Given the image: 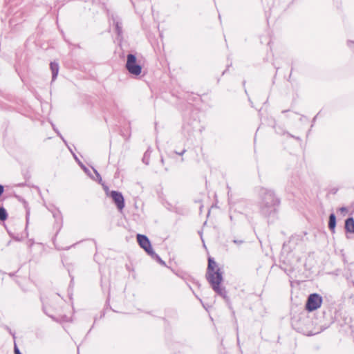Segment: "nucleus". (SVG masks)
<instances>
[{"label":"nucleus","mask_w":354,"mask_h":354,"mask_svg":"<svg viewBox=\"0 0 354 354\" xmlns=\"http://www.w3.org/2000/svg\"><path fill=\"white\" fill-rule=\"evenodd\" d=\"M260 197L259 209L261 214L269 216L277 212L281 201L274 191L262 188L260 191Z\"/></svg>","instance_id":"f257e3e1"},{"label":"nucleus","mask_w":354,"mask_h":354,"mask_svg":"<svg viewBox=\"0 0 354 354\" xmlns=\"http://www.w3.org/2000/svg\"><path fill=\"white\" fill-rule=\"evenodd\" d=\"M207 279L218 295L223 298L227 297L225 288L220 286L223 281L222 272L216 261L210 257L208 259Z\"/></svg>","instance_id":"f03ea898"},{"label":"nucleus","mask_w":354,"mask_h":354,"mask_svg":"<svg viewBox=\"0 0 354 354\" xmlns=\"http://www.w3.org/2000/svg\"><path fill=\"white\" fill-rule=\"evenodd\" d=\"M126 68L134 75H139L142 72V67L137 64L136 57L133 54H129L127 57Z\"/></svg>","instance_id":"7ed1b4c3"},{"label":"nucleus","mask_w":354,"mask_h":354,"mask_svg":"<svg viewBox=\"0 0 354 354\" xmlns=\"http://www.w3.org/2000/svg\"><path fill=\"white\" fill-rule=\"evenodd\" d=\"M322 301V297L319 294H310L306 301V309L309 312L314 311L321 307Z\"/></svg>","instance_id":"20e7f679"},{"label":"nucleus","mask_w":354,"mask_h":354,"mask_svg":"<svg viewBox=\"0 0 354 354\" xmlns=\"http://www.w3.org/2000/svg\"><path fill=\"white\" fill-rule=\"evenodd\" d=\"M137 240L140 247L143 248L148 254L152 257L154 255L157 256L151 248V245L149 239L145 235L138 234Z\"/></svg>","instance_id":"39448f33"},{"label":"nucleus","mask_w":354,"mask_h":354,"mask_svg":"<svg viewBox=\"0 0 354 354\" xmlns=\"http://www.w3.org/2000/svg\"><path fill=\"white\" fill-rule=\"evenodd\" d=\"M109 196L113 199L118 209L122 211L124 207V199L122 193L118 191H111Z\"/></svg>","instance_id":"423d86ee"},{"label":"nucleus","mask_w":354,"mask_h":354,"mask_svg":"<svg viewBox=\"0 0 354 354\" xmlns=\"http://www.w3.org/2000/svg\"><path fill=\"white\" fill-rule=\"evenodd\" d=\"M50 68L52 71V80L54 81L58 75L59 64L55 62H52L50 64Z\"/></svg>","instance_id":"0eeeda50"},{"label":"nucleus","mask_w":354,"mask_h":354,"mask_svg":"<svg viewBox=\"0 0 354 354\" xmlns=\"http://www.w3.org/2000/svg\"><path fill=\"white\" fill-rule=\"evenodd\" d=\"M345 229L350 233H354V219L353 217H349L346 220Z\"/></svg>","instance_id":"6e6552de"},{"label":"nucleus","mask_w":354,"mask_h":354,"mask_svg":"<svg viewBox=\"0 0 354 354\" xmlns=\"http://www.w3.org/2000/svg\"><path fill=\"white\" fill-rule=\"evenodd\" d=\"M336 225V217L335 215L333 213L329 216V221H328V227L330 230L333 232H335V228Z\"/></svg>","instance_id":"1a4fd4ad"},{"label":"nucleus","mask_w":354,"mask_h":354,"mask_svg":"<svg viewBox=\"0 0 354 354\" xmlns=\"http://www.w3.org/2000/svg\"><path fill=\"white\" fill-rule=\"evenodd\" d=\"M8 217L6 210L4 207H0V221H5Z\"/></svg>","instance_id":"9d476101"},{"label":"nucleus","mask_w":354,"mask_h":354,"mask_svg":"<svg viewBox=\"0 0 354 354\" xmlns=\"http://www.w3.org/2000/svg\"><path fill=\"white\" fill-rule=\"evenodd\" d=\"M114 24H115V29H116V32H117L118 35H120L122 32L121 22L117 21H114Z\"/></svg>","instance_id":"9b49d317"},{"label":"nucleus","mask_w":354,"mask_h":354,"mask_svg":"<svg viewBox=\"0 0 354 354\" xmlns=\"http://www.w3.org/2000/svg\"><path fill=\"white\" fill-rule=\"evenodd\" d=\"M149 151H147L143 156L142 161L146 164H149Z\"/></svg>","instance_id":"f8f14e48"},{"label":"nucleus","mask_w":354,"mask_h":354,"mask_svg":"<svg viewBox=\"0 0 354 354\" xmlns=\"http://www.w3.org/2000/svg\"><path fill=\"white\" fill-rule=\"evenodd\" d=\"M233 242H234V243H236V244H239V245H240V244H241V243H243V241L242 240H234V241H233Z\"/></svg>","instance_id":"ddd939ff"},{"label":"nucleus","mask_w":354,"mask_h":354,"mask_svg":"<svg viewBox=\"0 0 354 354\" xmlns=\"http://www.w3.org/2000/svg\"><path fill=\"white\" fill-rule=\"evenodd\" d=\"M15 354H21L19 350V348L17 347V346H15Z\"/></svg>","instance_id":"4468645a"},{"label":"nucleus","mask_w":354,"mask_h":354,"mask_svg":"<svg viewBox=\"0 0 354 354\" xmlns=\"http://www.w3.org/2000/svg\"><path fill=\"white\" fill-rule=\"evenodd\" d=\"M29 216H30V212H29V210H27L26 211V221H27V223L28 222V220H29Z\"/></svg>","instance_id":"2eb2a0df"},{"label":"nucleus","mask_w":354,"mask_h":354,"mask_svg":"<svg viewBox=\"0 0 354 354\" xmlns=\"http://www.w3.org/2000/svg\"><path fill=\"white\" fill-rule=\"evenodd\" d=\"M340 211H342V212L346 211V207H341L340 208Z\"/></svg>","instance_id":"dca6fc26"},{"label":"nucleus","mask_w":354,"mask_h":354,"mask_svg":"<svg viewBox=\"0 0 354 354\" xmlns=\"http://www.w3.org/2000/svg\"><path fill=\"white\" fill-rule=\"evenodd\" d=\"M184 152H185V150H183L182 153H180V154H183Z\"/></svg>","instance_id":"f3484780"},{"label":"nucleus","mask_w":354,"mask_h":354,"mask_svg":"<svg viewBox=\"0 0 354 354\" xmlns=\"http://www.w3.org/2000/svg\"><path fill=\"white\" fill-rule=\"evenodd\" d=\"M95 171V173L97 174V176H100L99 173H97L96 171Z\"/></svg>","instance_id":"a211bd4d"}]
</instances>
